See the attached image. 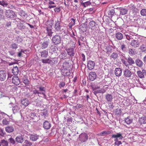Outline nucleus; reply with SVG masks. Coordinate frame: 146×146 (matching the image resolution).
I'll use <instances>...</instances> for the list:
<instances>
[{"label":"nucleus","mask_w":146,"mask_h":146,"mask_svg":"<svg viewBox=\"0 0 146 146\" xmlns=\"http://www.w3.org/2000/svg\"><path fill=\"white\" fill-rule=\"evenodd\" d=\"M52 40L55 45H58L61 42V37L58 35H56L53 36L52 38Z\"/></svg>","instance_id":"obj_1"},{"label":"nucleus","mask_w":146,"mask_h":146,"mask_svg":"<svg viewBox=\"0 0 146 146\" xmlns=\"http://www.w3.org/2000/svg\"><path fill=\"white\" fill-rule=\"evenodd\" d=\"M6 15L8 18H14L15 15L14 12L12 10H9L6 11Z\"/></svg>","instance_id":"obj_2"},{"label":"nucleus","mask_w":146,"mask_h":146,"mask_svg":"<svg viewBox=\"0 0 146 146\" xmlns=\"http://www.w3.org/2000/svg\"><path fill=\"white\" fill-rule=\"evenodd\" d=\"M111 138L115 139L114 141L115 142L118 141V139H122L123 138L122 134L121 133H117L116 134H113L112 135Z\"/></svg>","instance_id":"obj_3"},{"label":"nucleus","mask_w":146,"mask_h":146,"mask_svg":"<svg viewBox=\"0 0 146 146\" xmlns=\"http://www.w3.org/2000/svg\"><path fill=\"white\" fill-rule=\"evenodd\" d=\"M79 137L81 142L82 143L86 142L88 139V135L85 133L81 134L79 136Z\"/></svg>","instance_id":"obj_4"},{"label":"nucleus","mask_w":146,"mask_h":146,"mask_svg":"<svg viewBox=\"0 0 146 146\" xmlns=\"http://www.w3.org/2000/svg\"><path fill=\"white\" fill-rule=\"evenodd\" d=\"M7 73L5 70L0 71V80L2 81L4 80L6 77Z\"/></svg>","instance_id":"obj_5"},{"label":"nucleus","mask_w":146,"mask_h":146,"mask_svg":"<svg viewBox=\"0 0 146 146\" xmlns=\"http://www.w3.org/2000/svg\"><path fill=\"white\" fill-rule=\"evenodd\" d=\"M123 74L125 77L130 78L132 75V73L128 69L125 68L123 71Z\"/></svg>","instance_id":"obj_6"},{"label":"nucleus","mask_w":146,"mask_h":146,"mask_svg":"<svg viewBox=\"0 0 146 146\" xmlns=\"http://www.w3.org/2000/svg\"><path fill=\"white\" fill-rule=\"evenodd\" d=\"M95 64V63L94 61L89 60L87 63V67L89 70H91L94 68Z\"/></svg>","instance_id":"obj_7"},{"label":"nucleus","mask_w":146,"mask_h":146,"mask_svg":"<svg viewBox=\"0 0 146 146\" xmlns=\"http://www.w3.org/2000/svg\"><path fill=\"white\" fill-rule=\"evenodd\" d=\"M68 54L70 56H74V49L73 48H67L66 49Z\"/></svg>","instance_id":"obj_8"},{"label":"nucleus","mask_w":146,"mask_h":146,"mask_svg":"<svg viewBox=\"0 0 146 146\" xmlns=\"http://www.w3.org/2000/svg\"><path fill=\"white\" fill-rule=\"evenodd\" d=\"M12 80V83L16 85H18L20 83L19 79L17 76H13Z\"/></svg>","instance_id":"obj_9"},{"label":"nucleus","mask_w":146,"mask_h":146,"mask_svg":"<svg viewBox=\"0 0 146 146\" xmlns=\"http://www.w3.org/2000/svg\"><path fill=\"white\" fill-rule=\"evenodd\" d=\"M122 70L121 68H116L114 70V73L115 75L117 76H120L121 75Z\"/></svg>","instance_id":"obj_10"},{"label":"nucleus","mask_w":146,"mask_h":146,"mask_svg":"<svg viewBox=\"0 0 146 146\" xmlns=\"http://www.w3.org/2000/svg\"><path fill=\"white\" fill-rule=\"evenodd\" d=\"M96 77V74L95 72H92L90 73L89 78L91 81H93L95 80Z\"/></svg>","instance_id":"obj_11"},{"label":"nucleus","mask_w":146,"mask_h":146,"mask_svg":"<svg viewBox=\"0 0 146 146\" xmlns=\"http://www.w3.org/2000/svg\"><path fill=\"white\" fill-rule=\"evenodd\" d=\"M39 137V135L36 134H31L30 136V139L33 141H36Z\"/></svg>","instance_id":"obj_12"},{"label":"nucleus","mask_w":146,"mask_h":146,"mask_svg":"<svg viewBox=\"0 0 146 146\" xmlns=\"http://www.w3.org/2000/svg\"><path fill=\"white\" fill-rule=\"evenodd\" d=\"M96 23L94 21H90L88 24V26L90 29H95L96 26Z\"/></svg>","instance_id":"obj_13"},{"label":"nucleus","mask_w":146,"mask_h":146,"mask_svg":"<svg viewBox=\"0 0 146 146\" xmlns=\"http://www.w3.org/2000/svg\"><path fill=\"white\" fill-rule=\"evenodd\" d=\"M20 105H18L15 106L13 108L12 110L14 113H17L19 111L20 109Z\"/></svg>","instance_id":"obj_14"},{"label":"nucleus","mask_w":146,"mask_h":146,"mask_svg":"<svg viewBox=\"0 0 146 146\" xmlns=\"http://www.w3.org/2000/svg\"><path fill=\"white\" fill-rule=\"evenodd\" d=\"M61 27V26L60 25V22L58 20L55 23L54 28L57 31H59L60 30Z\"/></svg>","instance_id":"obj_15"},{"label":"nucleus","mask_w":146,"mask_h":146,"mask_svg":"<svg viewBox=\"0 0 146 146\" xmlns=\"http://www.w3.org/2000/svg\"><path fill=\"white\" fill-rule=\"evenodd\" d=\"M43 126L45 129H48L50 127L51 124L48 121H46L43 123Z\"/></svg>","instance_id":"obj_16"},{"label":"nucleus","mask_w":146,"mask_h":146,"mask_svg":"<svg viewBox=\"0 0 146 146\" xmlns=\"http://www.w3.org/2000/svg\"><path fill=\"white\" fill-rule=\"evenodd\" d=\"M21 102L22 104L25 107L28 106L29 104L28 100L27 98L22 99L21 100Z\"/></svg>","instance_id":"obj_17"},{"label":"nucleus","mask_w":146,"mask_h":146,"mask_svg":"<svg viewBox=\"0 0 146 146\" xmlns=\"http://www.w3.org/2000/svg\"><path fill=\"white\" fill-rule=\"evenodd\" d=\"M105 97L106 100L108 102H111L113 99V97L111 94H107L106 95Z\"/></svg>","instance_id":"obj_18"},{"label":"nucleus","mask_w":146,"mask_h":146,"mask_svg":"<svg viewBox=\"0 0 146 146\" xmlns=\"http://www.w3.org/2000/svg\"><path fill=\"white\" fill-rule=\"evenodd\" d=\"M62 72H63L62 75L64 76H68L70 75V72L69 70L68 69H64L62 70Z\"/></svg>","instance_id":"obj_19"},{"label":"nucleus","mask_w":146,"mask_h":146,"mask_svg":"<svg viewBox=\"0 0 146 146\" xmlns=\"http://www.w3.org/2000/svg\"><path fill=\"white\" fill-rule=\"evenodd\" d=\"M48 8L50 9L54 8L56 7L54 3L51 0H49L48 2Z\"/></svg>","instance_id":"obj_20"},{"label":"nucleus","mask_w":146,"mask_h":146,"mask_svg":"<svg viewBox=\"0 0 146 146\" xmlns=\"http://www.w3.org/2000/svg\"><path fill=\"white\" fill-rule=\"evenodd\" d=\"M5 130L7 132L11 133L13 131H14V128L12 126H7L5 127Z\"/></svg>","instance_id":"obj_21"},{"label":"nucleus","mask_w":146,"mask_h":146,"mask_svg":"<svg viewBox=\"0 0 146 146\" xmlns=\"http://www.w3.org/2000/svg\"><path fill=\"white\" fill-rule=\"evenodd\" d=\"M48 55V52L47 50H44L41 52V57L43 58H46Z\"/></svg>","instance_id":"obj_22"},{"label":"nucleus","mask_w":146,"mask_h":146,"mask_svg":"<svg viewBox=\"0 0 146 146\" xmlns=\"http://www.w3.org/2000/svg\"><path fill=\"white\" fill-rule=\"evenodd\" d=\"M116 37L118 40H121L123 38V35L120 32L117 33L115 34Z\"/></svg>","instance_id":"obj_23"},{"label":"nucleus","mask_w":146,"mask_h":146,"mask_svg":"<svg viewBox=\"0 0 146 146\" xmlns=\"http://www.w3.org/2000/svg\"><path fill=\"white\" fill-rule=\"evenodd\" d=\"M23 83L26 85H28L29 84V82L28 79L27 77L26 76H24L23 78Z\"/></svg>","instance_id":"obj_24"},{"label":"nucleus","mask_w":146,"mask_h":146,"mask_svg":"<svg viewBox=\"0 0 146 146\" xmlns=\"http://www.w3.org/2000/svg\"><path fill=\"white\" fill-rule=\"evenodd\" d=\"M139 121L141 124L146 123V117H142L139 119Z\"/></svg>","instance_id":"obj_25"},{"label":"nucleus","mask_w":146,"mask_h":146,"mask_svg":"<svg viewBox=\"0 0 146 146\" xmlns=\"http://www.w3.org/2000/svg\"><path fill=\"white\" fill-rule=\"evenodd\" d=\"M12 73L14 75H17L19 73V70L17 66H15L13 68Z\"/></svg>","instance_id":"obj_26"},{"label":"nucleus","mask_w":146,"mask_h":146,"mask_svg":"<svg viewBox=\"0 0 146 146\" xmlns=\"http://www.w3.org/2000/svg\"><path fill=\"white\" fill-rule=\"evenodd\" d=\"M136 65L139 67H141L143 65V62L141 60L139 59H137L135 61Z\"/></svg>","instance_id":"obj_27"},{"label":"nucleus","mask_w":146,"mask_h":146,"mask_svg":"<svg viewBox=\"0 0 146 146\" xmlns=\"http://www.w3.org/2000/svg\"><path fill=\"white\" fill-rule=\"evenodd\" d=\"M135 36L133 35L129 34V35H126V38L129 40H132L133 38L135 37Z\"/></svg>","instance_id":"obj_28"},{"label":"nucleus","mask_w":146,"mask_h":146,"mask_svg":"<svg viewBox=\"0 0 146 146\" xmlns=\"http://www.w3.org/2000/svg\"><path fill=\"white\" fill-rule=\"evenodd\" d=\"M131 44L132 46L135 47H137L139 46L137 43V41L136 40H132L131 43Z\"/></svg>","instance_id":"obj_29"},{"label":"nucleus","mask_w":146,"mask_h":146,"mask_svg":"<svg viewBox=\"0 0 146 146\" xmlns=\"http://www.w3.org/2000/svg\"><path fill=\"white\" fill-rule=\"evenodd\" d=\"M128 10L125 8H121L120 9V14L123 15L127 13Z\"/></svg>","instance_id":"obj_30"},{"label":"nucleus","mask_w":146,"mask_h":146,"mask_svg":"<svg viewBox=\"0 0 146 146\" xmlns=\"http://www.w3.org/2000/svg\"><path fill=\"white\" fill-rule=\"evenodd\" d=\"M46 30L47 31V33L48 34V36L50 37L52 36L53 32H52V29L50 28L49 27H47L46 28Z\"/></svg>","instance_id":"obj_31"},{"label":"nucleus","mask_w":146,"mask_h":146,"mask_svg":"<svg viewBox=\"0 0 146 146\" xmlns=\"http://www.w3.org/2000/svg\"><path fill=\"white\" fill-rule=\"evenodd\" d=\"M19 15L21 16L22 18L24 19L26 16V14L25 12L22 10L21 11L19 12Z\"/></svg>","instance_id":"obj_32"},{"label":"nucleus","mask_w":146,"mask_h":146,"mask_svg":"<svg viewBox=\"0 0 146 146\" xmlns=\"http://www.w3.org/2000/svg\"><path fill=\"white\" fill-rule=\"evenodd\" d=\"M0 143L1 144V145H2L3 146H7L8 145V142L4 139L1 141Z\"/></svg>","instance_id":"obj_33"},{"label":"nucleus","mask_w":146,"mask_h":146,"mask_svg":"<svg viewBox=\"0 0 146 146\" xmlns=\"http://www.w3.org/2000/svg\"><path fill=\"white\" fill-rule=\"evenodd\" d=\"M118 57V54L116 52H113L111 55L110 57L111 58H113L115 60Z\"/></svg>","instance_id":"obj_34"},{"label":"nucleus","mask_w":146,"mask_h":146,"mask_svg":"<svg viewBox=\"0 0 146 146\" xmlns=\"http://www.w3.org/2000/svg\"><path fill=\"white\" fill-rule=\"evenodd\" d=\"M16 141L19 143H21L23 141V139L22 137H17L16 138Z\"/></svg>","instance_id":"obj_35"},{"label":"nucleus","mask_w":146,"mask_h":146,"mask_svg":"<svg viewBox=\"0 0 146 146\" xmlns=\"http://www.w3.org/2000/svg\"><path fill=\"white\" fill-rule=\"evenodd\" d=\"M63 67L64 69H67L69 67V64L67 62H64L63 64Z\"/></svg>","instance_id":"obj_36"},{"label":"nucleus","mask_w":146,"mask_h":146,"mask_svg":"<svg viewBox=\"0 0 146 146\" xmlns=\"http://www.w3.org/2000/svg\"><path fill=\"white\" fill-rule=\"evenodd\" d=\"M127 62L130 65H131L135 63L134 60L131 57L127 59Z\"/></svg>","instance_id":"obj_37"},{"label":"nucleus","mask_w":146,"mask_h":146,"mask_svg":"<svg viewBox=\"0 0 146 146\" xmlns=\"http://www.w3.org/2000/svg\"><path fill=\"white\" fill-rule=\"evenodd\" d=\"M137 74L138 76L140 78H144V74L140 71H139L137 72Z\"/></svg>","instance_id":"obj_38"},{"label":"nucleus","mask_w":146,"mask_h":146,"mask_svg":"<svg viewBox=\"0 0 146 146\" xmlns=\"http://www.w3.org/2000/svg\"><path fill=\"white\" fill-rule=\"evenodd\" d=\"M48 42L47 41H46L44 42L42 44V48L44 49L47 48L48 45Z\"/></svg>","instance_id":"obj_39"},{"label":"nucleus","mask_w":146,"mask_h":146,"mask_svg":"<svg viewBox=\"0 0 146 146\" xmlns=\"http://www.w3.org/2000/svg\"><path fill=\"white\" fill-rule=\"evenodd\" d=\"M106 92V90L104 89H101V90H98L94 91V93H103Z\"/></svg>","instance_id":"obj_40"},{"label":"nucleus","mask_w":146,"mask_h":146,"mask_svg":"<svg viewBox=\"0 0 146 146\" xmlns=\"http://www.w3.org/2000/svg\"><path fill=\"white\" fill-rule=\"evenodd\" d=\"M132 120V119H130V117H128L125 119V121L127 124H129L131 123Z\"/></svg>","instance_id":"obj_41"},{"label":"nucleus","mask_w":146,"mask_h":146,"mask_svg":"<svg viewBox=\"0 0 146 146\" xmlns=\"http://www.w3.org/2000/svg\"><path fill=\"white\" fill-rule=\"evenodd\" d=\"M0 5L3 7H5L7 6L8 5V4L7 2L2 0V1H0Z\"/></svg>","instance_id":"obj_42"},{"label":"nucleus","mask_w":146,"mask_h":146,"mask_svg":"<svg viewBox=\"0 0 146 146\" xmlns=\"http://www.w3.org/2000/svg\"><path fill=\"white\" fill-rule=\"evenodd\" d=\"M50 64H56L57 63V60H56V58H52L50 59Z\"/></svg>","instance_id":"obj_43"},{"label":"nucleus","mask_w":146,"mask_h":146,"mask_svg":"<svg viewBox=\"0 0 146 146\" xmlns=\"http://www.w3.org/2000/svg\"><path fill=\"white\" fill-rule=\"evenodd\" d=\"M140 13L142 16H146V9H142L140 11Z\"/></svg>","instance_id":"obj_44"},{"label":"nucleus","mask_w":146,"mask_h":146,"mask_svg":"<svg viewBox=\"0 0 146 146\" xmlns=\"http://www.w3.org/2000/svg\"><path fill=\"white\" fill-rule=\"evenodd\" d=\"M129 53L130 55L133 56L135 54V52L134 50H133L131 48H130L129 49Z\"/></svg>","instance_id":"obj_45"},{"label":"nucleus","mask_w":146,"mask_h":146,"mask_svg":"<svg viewBox=\"0 0 146 146\" xmlns=\"http://www.w3.org/2000/svg\"><path fill=\"white\" fill-rule=\"evenodd\" d=\"M72 0H64V4L66 6H68L70 5V2Z\"/></svg>","instance_id":"obj_46"},{"label":"nucleus","mask_w":146,"mask_h":146,"mask_svg":"<svg viewBox=\"0 0 146 146\" xmlns=\"http://www.w3.org/2000/svg\"><path fill=\"white\" fill-rule=\"evenodd\" d=\"M3 125H7L9 123V121H8L5 118L3 119L2 121Z\"/></svg>","instance_id":"obj_47"},{"label":"nucleus","mask_w":146,"mask_h":146,"mask_svg":"<svg viewBox=\"0 0 146 146\" xmlns=\"http://www.w3.org/2000/svg\"><path fill=\"white\" fill-rule=\"evenodd\" d=\"M121 110L118 108L115 110V114H119L121 113Z\"/></svg>","instance_id":"obj_48"},{"label":"nucleus","mask_w":146,"mask_h":146,"mask_svg":"<svg viewBox=\"0 0 146 146\" xmlns=\"http://www.w3.org/2000/svg\"><path fill=\"white\" fill-rule=\"evenodd\" d=\"M140 49L142 52L146 51V45H142L140 47Z\"/></svg>","instance_id":"obj_49"},{"label":"nucleus","mask_w":146,"mask_h":146,"mask_svg":"<svg viewBox=\"0 0 146 146\" xmlns=\"http://www.w3.org/2000/svg\"><path fill=\"white\" fill-rule=\"evenodd\" d=\"M121 48L123 51L125 52L126 51V48L125 45L124 44H123L121 45Z\"/></svg>","instance_id":"obj_50"},{"label":"nucleus","mask_w":146,"mask_h":146,"mask_svg":"<svg viewBox=\"0 0 146 146\" xmlns=\"http://www.w3.org/2000/svg\"><path fill=\"white\" fill-rule=\"evenodd\" d=\"M18 26L20 29H24L25 27L24 24L21 23H20L18 24Z\"/></svg>","instance_id":"obj_51"},{"label":"nucleus","mask_w":146,"mask_h":146,"mask_svg":"<svg viewBox=\"0 0 146 146\" xmlns=\"http://www.w3.org/2000/svg\"><path fill=\"white\" fill-rule=\"evenodd\" d=\"M11 46L13 49H16L18 47L17 45L15 43H12Z\"/></svg>","instance_id":"obj_52"},{"label":"nucleus","mask_w":146,"mask_h":146,"mask_svg":"<svg viewBox=\"0 0 146 146\" xmlns=\"http://www.w3.org/2000/svg\"><path fill=\"white\" fill-rule=\"evenodd\" d=\"M90 4V3L89 1H87L85 3H82L81 4L84 7H86L88 5H89Z\"/></svg>","instance_id":"obj_53"},{"label":"nucleus","mask_w":146,"mask_h":146,"mask_svg":"<svg viewBox=\"0 0 146 146\" xmlns=\"http://www.w3.org/2000/svg\"><path fill=\"white\" fill-rule=\"evenodd\" d=\"M24 143L25 145L27 146H30L32 145V143L31 142L27 140L25 141Z\"/></svg>","instance_id":"obj_54"},{"label":"nucleus","mask_w":146,"mask_h":146,"mask_svg":"<svg viewBox=\"0 0 146 146\" xmlns=\"http://www.w3.org/2000/svg\"><path fill=\"white\" fill-rule=\"evenodd\" d=\"M106 49L107 50L106 53L108 54H110L111 51V48L110 47H108L106 48Z\"/></svg>","instance_id":"obj_55"},{"label":"nucleus","mask_w":146,"mask_h":146,"mask_svg":"<svg viewBox=\"0 0 146 146\" xmlns=\"http://www.w3.org/2000/svg\"><path fill=\"white\" fill-rule=\"evenodd\" d=\"M47 111L46 110H43L41 112L42 115L45 117L47 115Z\"/></svg>","instance_id":"obj_56"},{"label":"nucleus","mask_w":146,"mask_h":146,"mask_svg":"<svg viewBox=\"0 0 146 146\" xmlns=\"http://www.w3.org/2000/svg\"><path fill=\"white\" fill-rule=\"evenodd\" d=\"M71 5L72 6L74 7V10H76L78 9V6L77 5V4H74L73 3V2H71Z\"/></svg>","instance_id":"obj_57"},{"label":"nucleus","mask_w":146,"mask_h":146,"mask_svg":"<svg viewBox=\"0 0 146 146\" xmlns=\"http://www.w3.org/2000/svg\"><path fill=\"white\" fill-rule=\"evenodd\" d=\"M84 106L83 105L80 104H78L74 107L77 108H80L83 107Z\"/></svg>","instance_id":"obj_58"},{"label":"nucleus","mask_w":146,"mask_h":146,"mask_svg":"<svg viewBox=\"0 0 146 146\" xmlns=\"http://www.w3.org/2000/svg\"><path fill=\"white\" fill-rule=\"evenodd\" d=\"M110 131H103L101 132V135H102L103 134H110Z\"/></svg>","instance_id":"obj_59"},{"label":"nucleus","mask_w":146,"mask_h":146,"mask_svg":"<svg viewBox=\"0 0 146 146\" xmlns=\"http://www.w3.org/2000/svg\"><path fill=\"white\" fill-rule=\"evenodd\" d=\"M114 144L115 145L118 146L122 144V143L120 141H118L116 142H115Z\"/></svg>","instance_id":"obj_60"},{"label":"nucleus","mask_w":146,"mask_h":146,"mask_svg":"<svg viewBox=\"0 0 146 146\" xmlns=\"http://www.w3.org/2000/svg\"><path fill=\"white\" fill-rule=\"evenodd\" d=\"M121 60L122 63L124 64L125 66H127L128 65V64L124 59H121Z\"/></svg>","instance_id":"obj_61"},{"label":"nucleus","mask_w":146,"mask_h":146,"mask_svg":"<svg viewBox=\"0 0 146 146\" xmlns=\"http://www.w3.org/2000/svg\"><path fill=\"white\" fill-rule=\"evenodd\" d=\"M75 24H74V23L72 22H70L68 24V26L69 27V28L71 29H72V27Z\"/></svg>","instance_id":"obj_62"},{"label":"nucleus","mask_w":146,"mask_h":146,"mask_svg":"<svg viewBox=\"0 0 146 146\" xmlns=\"http://www.w3.org/2000/svg\"><path fill=\"white\" fill-rule=\"evenodd\" d=\"M65 85V83L64 82H60L59 87L60 88H61V87H63Z\"/></svg>","instance_id":"obj_63"},{"label":"nucleus","mask_w":146,"mask_h":146,"mask_svg":"<svg viewBox=\"0 0 146 146\" xmlns=\"http://www.w3.org/2000/svg\"><path fill=\"white\" fill-rule=\"evenodd\" d=\"M9 142L13 144H14L15 143V141L12 138H10L9 139Z\"/></svg>","instance_id":"obj_64"}]
</instances>
